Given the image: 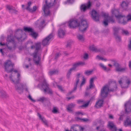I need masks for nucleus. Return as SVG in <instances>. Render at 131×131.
<instances>
[{
  "label": "nucleus",
  "mask_w": 131,
  "mask_h": 131,
  "mask_svg": "<svg viewBox=\"0 0 131 131\" xmlns=\"http://www.w3.org/2000/svg\"><path fill=\"white\" fill-rule=\"evenodd\" d=\"M20 77V74L19 73H18L17 77V79L13 80L12 79V75L10 76L9 78L12 81V82L15 84V88L17 90H21L22 91L23 90V84L22 83H19L20 81L19 77Z\"/></svg>",
  "instance_id": "0eeeda50"
},
{
  "label": "nucleus",
  "mask_w": 131,
  "mask_h": 131,
  "mask_svg": "<svg viewBox=\"0 0 131 131\" xmlns=\"http://www.w3.org/2000/svg\"><path fill=\"white\" fill-rule=\"evenodd\" d=\"M49 41V35H48L42 40V45L44 46L48 44Z\"/></svg>",
  "instance_id": "4be33fe9"
},
{
  "label": "nucleus",
  "mask_w": 131,
  "mask_h": 131,
  "mask_svg": "<svg viewBox=\"0 0 131 131\" xmlns=\"http://www.w3.org/2000/svg\"><path fill=\"white\" fill-rule=\"evenodd\" d=\"M109 117L110 118H113V116L112 115H110Z\"/></svg>",
  "instance_id": "0e129e2a"
},
{
  "label": "nucleus",
  "mask_w": 131,
  "mask_h": 131,
  "mask_svg": "<svg viewBox=\"0 0 131 131\" xmlns=\"http://www.w3.org/2000/svg\"><path fill=\"white\" fill-rule=\"evenodd\" d=\"M75 114L77 115H83V114L82 112L80 111L76 112L75 113Z\"/></svg>",
  "instance_id": "3c124183"
},
{
  "label": "nucleus",
  "mask_w": 131,
  "mask_h": 131,
  "mask_svg": "<svg viewBox=\"0 0 131 131\" xmlns=\"http://www.w3.org/2000/svg\"><path fill=\"white\" fill-rule=\"evenodd\" d=\"M58 71L57 70H54L53 71H50V74H56L58 73Z\"/></svg>",
  "instance_id": "79ce46f5"
},
{
  "label": "nucleus",
  "mask_w": 131,
  "mask_h": 131,
  "mask_svg": "<svg viewBox=\"0 0 131 131\" xmlns=\"http://www.w3.org/2000/svg\"><path fill=\"white\" fill-rule=\"evenodd\" d=\"M72 98H73L72 97H68L67 99H68V100H69Z\"/></svg>",
  "instance_id": "774afa93"
},
{
  "label": "nucleus",
  "mask_w": 131,
  "mask_h": 131,
  "mask_svg": "<svg viewBox=\"0 0 131 131\" xmlns=\"http://www.w3.org/2000/svg\"><path fill=\"white\" fill-rule=\"evenodd\" d=\"M35 48H36L35 51L32 53V55L35 63L37 65H38L39 64L41 60L40 56H37L38 51L41 49V43L40 42L37 43L35 44V46L33 45L31 46V48L32 49Z\"/></svg>",
  "instance_id": "39448f33"
},
{
  "label": "nucleus",
  "mask_w": 131,
  "mask_h": 131,
  "mask_svg": "<svg viewBox=\"0 0 131 131\" xmlns=\"http://www.w3.org/2000/svg\"><path fill=\"white\" fill-rule=\"evenodd\" d=\"M48 98L46 97H45L42 96L40 97L37 100V101L38 102H40L42 103L44 102H47L48 101Z\"/></svg>",
  "instance_id": "412c9836"
},
{
  "label": "nucleus",
  "mask_w": 131,
  "mask_h": 131,
  "mask_svg": "<svg viewBox=\"0 0 131 131\" xmlns=\"http://www.w3.org/2000/svg\"><path fill=\"white\" fill-rule=\"evenodd\" d=\"M80 75V74L79 73H78L77 74V78L76 79V84L74 89V90H75L76 89L77 85L78 84L79 81V77Z\"/></svg>",
  "instance_id": "2f4dec72"
},
{
  "label": "nucleus",
  "mask_w": 131,
  "mask_h": 131,
  "mask_svg": "<svg viewBox=\"0 0 131 131\" xmlns=\"http://www.w3.org/2000/svg\"><path fill=\"white\" fill-rule=\"evenodd\" d=\"M26 68H27L29 67V66L28 65H26L25 66Z\"/></svg>",
  "instance_id": "338daca9"
},
{
  "label": "nucleus",
  "mask_w": 131,
  "mask_h": 131,
  "mask_svg": "<svg viewBox=\"0 0 131 131\" xmlns=\"http://www.w3.org/2000/svg\"><path fill=\"white\" fill-rule=\"evenodd\" d=\"M121 6L124 9L126 10V9L128 7V4L125 1H123L121 4Z\"/></svg>",
  "instance_id": "cd10ccee"
},
{
  "label": "nucleus",
  "mask_w": 131,
  "mask_h": 131,
  "mask_svg": "<svg viewBox=\"0 0 131 131\" xmlns=\"http://www.w3.org/2000/svg\"><path fill=\"white\" fill-rule=\"evenodd\" d=\"M93 72V70H87L85 71V74L87 75H89L91 74Z\"/></svg>",
  "instance_id": "ea45409f"
},
{
  "label": "nucleus",
  "mask_w": 131,
  "mask_h": 131,
  "mask_svg": "<svg viewBox=\"0 0 131 131\" xmlns=\"http://www.w3.org/2000/svg\"><path fill=\"white\" fill-rule=\"evenodd\" d=\"M103 101L102 99L99 100L96 102L95 107L96 108H99L102 106Z\"/></svg>",
  "instance_id": "a211bd4d"
},
{
  "label": "nucleus",
  "mask_w": 131,
  "mask_h": 131,
  "mask_svg": "<svg viewBox=\"0 0 131 131\" xmlns=\"http://www.w3.org/2000/svg\"><path fill=\"white\" fill-rule=\"evenodd\" d=\"M129 66L130 69L131 70V61H129Z\"/></svg>",
  "instance_id": "052dcab7"
},
{
  "label": "nucleus",
  "mask_w": 131,
  "mask_h": 131,
  "mask_svg": "<svg viewBox=\"0 0 131 131\" xmlns=\"http://www.w3.org/2000/svg\"><path fill=\"white\" fill-rule=\"evenodd\" d=\"M31 2L30 1H29L28 2V6H27L26 8V9L28 10V7L29 8V9L30 8V6L31 5Z\"/></svg>",
  "instance_id": "de8ad7c7"
},
{
  "label": "nucleus",
  "mask_w": 131,
  "mask_h": 131,
  "mask_svg": "<svg viewBox=\"0 0 131 131\" xmlns=\"http://www.w3.org/2000/svg\"><path fill=\"white\" fill-rule=\"evenodd\" d=\"M53 33L51 34H50V39H51L53 38Z\"/></svg>",
  "instance_id": "13d9d810"
},
{
  "label": "nucleus",
  "mask_w": 131,
  "mask_h": 131,
  "mask_svg": "<svg viewBox=\"0 0 131 131\" xmlns=\"http://www.w3.org/2000/svg\"><path fill=\"white\" fill-rule=\"evenodd\" d=\"M46 4L44 5L43 6V10L44 13V15L47 16L49 14V5L47 4V1H45Z\"/></svg>",
  "instance_id": "ddd939ff"
},
{
  "label": "nucleus",
  "mask_w": 131,
  "mask_h": 131,
  "mask_svg": "<svg viewBox=\"0 0 131 131\" xmlns=\"http://www.w3.org/2000/svg\"><path fill=\"white\" fill-rule=\"evenodd\" d=\"M40 82L38 84V86L40 88L41 90L45 94L49 93V85L46 82L45 80L42 76H41L38 80H36Z\"/></svg>",
  "instance_id": "423d86ee"
},
{
  "label": "nucleus",
  "mask_w": 131,
  "mask_h": 131,
  "mask_svg": "<svg viewBox=\"0 0 131 131\" xmlns=\"http://www.w3.org/2000/svg\"><path fill=\"white\" fill-rule=\"evenodd\" d=\"M38 22L36 24L37 26L39 28H42L44 26V24L45 23V20H43L42 21H41L40 19L38 20L37 21Z\"/></svg>",
  "instance_id": "aec40b11"
},
{
  "label": "nucleus",
  "mask_w": 131,
  "mask_h": 131,
  "mask_svg": "<svg viewBox=\"0 0 131 131\" xmlns=\"http://www.w3.org/2000/svg\"><path fill=\"white\" fill-rule=\"evenodd\" d=\"M60 55V54L59 53H58L56 54L55 57V58L56 59Z\"/></svg>",
  "instance_id": "4d7b16f0"
},
{
  "label": "nucleus",
  "mask_w": 131,
  "mask_h": 131,
  "mask_svg": "<svg viewBox=\"0 0 131 131\" xmlns=\"http://www.w3.org/2000/svg\"><path fill=\"white\" fill-rule=\"evenodd\" d=\"M56 1V0H50V7L55 4Z\"/></svg>",
  "instance_id": "c9c22d12"
},
{
  "label": "nucleus",
  "mask_w": 131,
  "mask_h": 131,
  "mask_svg": "<svg viewBox=\"0 0 131 131\" xmlns=\"http://www.w3.org/2000/svg\"><path fill=\"white\" fill-rule=\"evenodd\" d=\"M69 26L70 28H74L79 26L80 30L83 32L88 27V24L86 21L85 19H83L81 20V23L80 25L77 22V20L72 19L68 22Z\"/></svg>",
  "instance_id": "f03ea898"
},
{
  "label": "nucleus",
  "mask_w": 131,
  "mask_h": 131,
  "mask_svg": "<svg viewBox=\"0 0 131 131\" xmlns=\"http://www.w3.org/2000/svg\"><path fill=\"white\" fill-rule=\"evenodd\" d=\"M74 1V0H68V1L70 3H72Z\"/></svg>",
  "instance_id": "e2e57ef3"
},
{
  "label": "nucleus",
  "mask_w": 131,
  "mask_h": 131,
  "mask_svg": "<svg viewBox=\"0 0 131 131\" xmlns=\"http://www.w3.org/2000/svg\"><path fill=\"white\" fill-rule=\"evenodd\" d=\"M16 38L17 39V40L19 41H20L21 40V37L20 38L17 37Z\"/></svg>",
  "instance_id": "680f3d73"
},
{
  "label": "nucleus",
  "mask_w": 131,
  "mask_h": 131,
  "mask_svg": "<svg viewBox=\"0 0 131 131\" xmlns=\"http://www.w3.org/2000/svg\"><path fill=\"white\" fill-rule=\"evenodd\" d=\"M125 79V82L122 83V80H120L119 81V83L121 85L122 87L124 88H127L128 87L129 85L130 84L131 82L129 79L127 78L126 77L124 78Z\"/></svg>",
  "instance_id": "9d476101"
},
{
  "label": "nucleus",
  "mask_w": 131,
  "mask_h": 131,
  "mask_svg": "<svg viewBox=\"0 0 131 131\" xmlns=\"http://www.w3.org/2000/svg\"><path fill=\"white\" fill-rule=\"evenodd\" d=\"M0 97L3 98H7L8 97V95L4 91H0Z\"/></svg>",
  "instance_id": "5701e85b"
},
{
  "label": "nucleus",
  "mask_w": 131,
  "mask_h": 131,
  "mask_svg": "<svg viewBox=\"0 0 131 131\" xmlns=\"http://www.w3.org/2000/svg\"><path fill=\"white\" fill-rule=\"evenodd\" d=\"M90 49L93 51L95 52H97L99 51V50L97 49V48L93 45L90 46L89 47Z\"/></svg>",
  "instance_id": "c85d7f7f"
},
{
  "label": "nucleus",
  "mask_w": 131,
  "mask_h": 131,
  "mask_svg": "<svg viewBox=\"0 0 131 131\" xmlns=\"http://www.w3.org/2000/svg\"><path fill=\"white\" fill-rule=\"evenodd\" d=\"M28 99L30 100H31L33 102H35L36 101L35 100H34L33 99H32L31 95H29L28 96Z\"/></svg>",
  "instance_id": "8fccbe9b"
},
{
  "label": "nucleus",
  "mask_w": 131,
  "mask_h": 131,
  "mask_svg": "<svg viewBox=\"0 0 131 131\" xmlns=\"http://www.w3.org/2000/svg\"><path fill=\"white\" fill-rule=\"evenodd\" d=\"M65 34V31L61 29H60L58 31V36L60 38H62Z\"/></svg>",
  "instance_id": "393cba45"
},
{
  "label": "nucleus",
  "mask_w": 131,
  "mask_h": 131,
  "mask_svg": "<svg viewBox=\"0 0 131 131\" xmlns=\"http://www.w3.org/2000/svg\"><path fill=\"white\" fill-rule=\"evenodd\" d=\"M91 100V99L89 101H88L87 102L84 104L83 105H82L81 106V107H86L88 106L89 103H90V101Z\"/></svg>",
  "instance_id": "58836bf2"
},
{
  "label": "nucleus",
  "mask_w": 131,
  "mask_h": 131,
  "mask_svg": "<svg viewBox=\"0 0 131 131\" xmlns=\"http://www.w3.org/2000/svg\"><path fill=\"white\" fill-rule=\"evenodd\" d=\"M99 66L104 70L106 71H109L110 69L109 68H107L106 67L104 66V65L102 63H100Z\"/></svg>",
  "instance_id": "72a5a7b5"
},
{
  "label": "nucleus",
  "mask_w": 131,
  "mask_h": 131,
  "mask_svg": "<svg viewBox=\"0 0 131 131\" xmlns=\"http://www.w3.org/2000/svg\"><path fill=\"white\" fill-rule=\"evenodd\" d=\"M91 16L93 19L96 21H99V16L96 11L92 10L91 12Z\"/></svg>",
  "instance_id": "4468645a"
},
{
  "label": "nucleus",
  "mask_w": 131,
  "mask_h": 131,
  "mask_svg": "<svg viewBox=\"0 0 131 131\" xmlns=\"http://www.w3.org/2000/svg\"><path fill=\"white\" fill-rule=\"evenodd\" d=\"M84 64V63L81 62H79L74 64H73L72 68L70 69L67 73V77H69L71 72H72L73 70H75L76 67L80 65H83Z\"/></svg>",
  "instance_id": "9b49d317"
},
{
  "label": "nucleus",
  "mask_w": 131,
  "mask_h": 131,
  "mask_svg": "<svg viewBox=\"0 0 131 131\" xmlns=\"http://www.w3.org/2000/svg\"><path fill=\"white\" fill-rule=\"evenodd\" d=\"M122 33L123 34H124L126 35H127L129 34V32L128 31L125 30H123Z\"/></svg>",
  "instance_id": "a18cd8bd"
},
{
  "label": "nucleus",
  "mask_w": 131,
  "mask_h": 131,
  "mask_svg": "<svg viewBox=\"0 0 131 131\" xmlns=\"http://www.w3.org/2000/svg\"><path fill=\"white\" fill-rule=\"evenodd\" d=\"M0 51L1 52V53H2V55H4V53L3 52V49H0Z\"/></svg>",
  "instance_id": "bf43d9fd"
},
{
  "label": "nucleus",
  "mask_w": 131,
  "mask_h": 131,
  "mask_svg": "<svg viewBox=\"0 0 131 131\" xmlns=\"http://www.w3.org/2000/svg\"><path fill=\"white\" fill-rule=\"evenodd\" d=\"M115 38L116 39V40L117 41H119L121 40V38L120 37L118 36L115 35Z\"/></svg>",
  "instance_id": "09e8293b"
},
{
  "label": "nucleus",
  "mask_w": 131,
  "mask_h": 131,
  "mask_svg": "<svg viewBox=\"0 0 131 131\" xmlns=\"http://www.w3.org/2000/svg\"><path fill=\"white\" fill-rule=\"evenodd\" d=\"M77 118L80 119L81 121L84 122H86L88 121V119L86 118L81 119L79 118Z\"/></svg>",
  "instance_id": "603ef678"
},
{
  "label": "nucleus",
  "mask_w": 131,
  "mask_h": 131,
  "mask_svg": "<svg viewBox=\"0 0 131 131\" xmlns=\"http://www.w3.org/2000/svg\"><path fill=\"white\" fill-rule=\"evenodd\" d=\"M14 64L12 63L11 61L9 60H7L4 63L5 70L7 72H11L14 71L15 73H17V70H14L13 67Z\"/></svg>",
  "instance_id": "6e6552de"
},
{
  "label": "nucleus",
  "mask_w": 131,
  "mask_h": 131,
  "mask_svg": "<svg viewBox=\"0 0 131 131\" xmlns=\"http://www.w3.org/2000/svg\"><path fill=\"white\" fill-rule=\"evenodd\" d=\"M124 106L126 113H127L131 112V101H129L126 103Z\"/></svg>",
  "instance_id": "f8f14e48"
},
{
  "label": "nucleus",
  "mask_w": 131,
  "mask_h": 131,
  "mask_svg": "<svg viewBox=\"0 0 131 131\" xmlns=\"http://www.w3.org/2000/svg\"><path fill=\"white\" fill-rule=\"evenodd\" d=\"M77 37L79 40L81 41H83L84 40V38L81 35H79L77 36Z\"/></svg>",
  "instance_id": "e433bc0d"
},
{
  "label": "nucleus",
  "mask_w": 131,
  "mask_h": 131,
  "mask_svg": "<svg viewBox=\"0 0 131 131\" xmlns=\"http://www.w3.org/2000/svg\"><path fill=\"white\" fill-rule=\"evenodd\" d=\"M96 59L99 60H101L102 61H106V59H104L102 57H101L99 56H97L96 57Z\"/></svg>",
  "instance_id": "4c0bfd02"
},
{
  "label": "nucleus",
  "mask_w": 131,
  "mask_h": 131,
  "mask_svg": "<svg viewBox=\"0 0 131 131\" xmlns=\"http://www.w3.org/2000/svg\"><path fill=\"white\" fill-rule=\"evenodd\" d=\"M91 3L90 1H89L86 5L85 4H82L81 5V9L84 11L86 9L89 8L91 6Z\"/></svg>",
  "instance_id": "f3484780"
},
{
  "label": "nucleus",
  "mask_w": 131,
  "mask_h": 131,
  "mask_svg": "<svg viewBox=\"0 0 131 131\" xmlns=\"http://www.w3.org/2000/svg\"><path fill=\"white\" fill-rule=\"evenodd\" d=\"M7 8L9 10H13L12 7L10 5H7L6 6Z\"/></svg>",
  "instance_id": "37998d69"
},
{
  "label": "nucleus",
  "mask_w": 131,
  "mask_h": 131,
  "mask_svg": "<svg viewBox=\"0 0 131 131\" xmlns=\"http://www.w3.org/2000/svg\"><path fill=\"white\" fill-rule=\"evenodd\" d=\"M37 115L39 117L40 119L43 122L45 125L47 127H48V125L47 124V121L44 117L42 116L39 113H37Z\"/></svg>",
  "instance_id": "6ab92c4d"
},
{
  "label": "nucleus",
  "mask_w": 131,
  "mask_h": 131,
  "mask_svg": "<svg viewBox=\"0 0 131 131\" xmlns=\"http://www.w3.org/2000/svg\"><path fill=\"white\" fill-rule=\"evenodd\" d=\"M119 120H122V119H123V118H122V116H120L119 118Z\"/></svg>",
  "instance_id": "69168bd1"
},
{
  "label": "nucleus",
  "mask_w": 131,
  "mask_h": 131,
  "mask_svg": "<svg viewBox=\"0 0 131 131\" xmlns=\"http://www.w3.org/2000/svg\"><path fill=\"white\" fill-rule=\"evenodd\" d=\"M37 9V7L36 6H34L33 7L32 9L31 8L29 9V7H28V11H29L30 12L33 13L35 11H36Z\"/></svg>",
  "instance_id": "473e14b6"
},
{
  "label": "nucleus",
  "mask_w": 131,
  "mask_h": 131,
  "mask_svg": "<svg viewBox=\"0 0 131 131\" xmlns=\"http://www.w3.org/2000/svg\"><path fill=\"white\" fill-rule=\"evenodd\" d=\"M75 104L72 103L69 104L67 106V109L69 112H71L72 111V109L75 106Z\"/></svg>",
  "instance_id": "a878e982"
},
{
  "label": "nucleus",
  "mask_w": 131,
  "mask_h": 131,
  "mask_svg": "<svg viewBox=\"0 0 131 131\" xmlns=\"http://www.w3.org/2000/svg\"><path fill=\"white\" fill-rule=\"evenodd\" d=\"M102 16L104 18L103 23L105 26L108 25V23H113L114 22V20L112 18V17L109 16L107 14L103 13L102 15Z\"/></svg>",
  "instance_id": "1a4fd4ad"
},
{
  "label": "nucleus",
  "mask_w": 131,
  "mask_h": 131,
  "mask_svg": "<svg viewBox=\"0 0 131 131\" xmlns=\"http://www.w3.org/2000/svg\"><path fill=\"white\" fill-rule=\"evenodd\" d=\"M112 14L115 15L116 17L118 19L119 23L125 25L129 20H131V15H128L127 16V19L124 15H122L119 14L118 10L114 9L112 10Z\"/></svg>",
  "instance_id": "20e7f679"
},
{
  "label": "nucleus",
  "mask_w": 131,
  "mask_h": 131,
  "mask_svg": "<svg viewBox=\"0 0 131 131\" xmlns=\"http://www.w3.org/2000/svg\"><path fill=\"white\" fill-rule=\"evenodd\" d=\"M95 79V78L93 77L90 79V81L89 88H92L94 87V84L93 81Z\"/></svg>",
  "instance_id": "bb28decb"
},
{
  "label": "nucleus",
  "mask_w": 131,
  "mask_h": 131,
  "mask_svg": "<svg viewBox=\"0 0 131 131\" xmlns=\"http://www.w3.org/2000/svg\"><path fill=\"white\" fill-rule=\"evenodd\" d=\"M52 112L54 114L59 113L58 108L55 106L53 107V109L52 110Z\"/></svg>",
  "instance_id": "c756f323"
},
{
  "label": "nucleus",
  "mask_w": 131,
  "mask_h": 131,
  "mask_svg": "<svg viewBox=\"0 0 131 131\" xmlns=\"http://www.w3.org/2000/svg\"><path fill=\"white\" fill-rule=\"evenodd\" d=\"M128 48L130 50H131V39L129 42V43L128 45Z\"/></svg>",
  "instance_id": "5fc2aeb1"
},
{
  "label": "nucleus",
  "mask_w": 131,
  "mask_h": 131,
  "mask_svg": "<svg viewBox=\"0 0 131 131\" xmlns=\"http://www.w3.org/2000/svg\"><path fill=\"white\" fill-rule=\"evenodd\" d=\"M86 81V79L84 77H83L82 80L80 84V86L81 87L85 83Z\"/></svg>",
  "instance_id": "a19ab883"
},
{
  "label": "nucleus",
  "mask_w": 131,
  "mask_h": 131,
  "mask_svg": "<svg viewBox=\"0 0 131 131\" xmlns=\"http://www.w3.org/2000/svg\"><path fill=\"white\" fill-rule=\"evenodd\" d=\"M24 30L25 32H32L33 30L32 28L27 27H24Z\"/></svg>",
  "instance_id": "7c9ffc66"
},
{
  "label": "nucleus",
  "mask_w": 131,
  "mask_h": 131,
  "mask_svg": "<svg viewBox=\"0 0 131 131\" xmlns=\"http://www.w3.org/2000/svg\"><path fill=\"white\" fill-rule=\"evenodd\" d=\"M57 87L61 91H63V89L61 86L59 85H58Z\"/></svg>",
  "instance_id": "6e6d98bb"
},
{
  "label": "nucleus",
  "mask_w": 131,
  "mask_h": 131,
  "mask_svg": "<svg viewBox=\"0 0 131 131\" xmlns=\"http://www.w3.org/2000/svg\"><path fill=\"white\" fill-rule=\"evenodd\" d=\"M88 58V54L87 53H85L84 56L83 58L85 59H87Z\"/></svg>",
  "instance_id": "864d4df0"
},
{
  "label": "nucleus",
  "mask_w": 131,
  "mask_h": 131,
  "mask_svg": "<svg viewBox=\"0 0 131 131\" xmlns=\"http://www.w3.org/2000/svg\"><path fill=\"white\" fill-rule=\"evenodd\" d=\"M117 88L115 82L113 80H110L107 84L105 85L101 90V95L103 97H106L108 92L113 91L116 90Z\"/></svg>",
  "instance_id": "f257e3e1"
},
{
  "label": "nucleus",
  "mask_w": 131,
  "mask_h": 131,
  "mask_svg": "<svg viewBox=\"0 0 131 131\" xmlns=\"http://www.w3.org/2000/svg\"><path fill=\"white\" fill-rule=\"evenodd\" d=\"M30 35L35 38H36L37 36V34L34 32L33 30L32 32H31Z\"/></svg>",
  "instance_id": "f704fd0d"
},
{
  "label": "nucleus",
  "mask_w": 131,
  "mask_h": 131,
  "mask_svg": "<svg viewBox=\"0 0 131 131\" xmlns=\"http://www.w3.org/2000/svg\"><path fill=\"white\" fill-rule=\"evenodd\" d=\"M124 125L126 126H131V119L130 118H127L124 122Z\"/></svg>",
  "instance_id": "b1692460"
},
{
  "label": "nucleus",
  "mask_w": 131,
  "mask_h": 131,
  "mask_svg": "<svg viewBox=\"0 0 131 131\" xmlns=\"http://www.w3.org/2000/svg\"><path fill=\"white\" fill-rule=\"evenodd\" d=\"M15 37H13L12 35L10 34L7 36L6 39L7 42L6 43H2L0 42L1 46L6 45L7 49L10 51H12L15 50L16 47V43L15 40Z\"/></svg>",
  "instance_id": "7ed1b4c3"
},
{
  "label": "nucleus",
  "mask_w": 131,
  "mask_h": 131,
  "mask_svg": "<svg viewBox=\"0 0 131 131\" xmlns=\"http://www.w3.org/2000/svg\"><path fill=\"white\" fill-rule=\"evenodd\" d=\"M114 65L116 67V71H117L124 72L125 71L126 69L125 68H122L120 67L119 64L116 63H115Z\"/></svg>",
  "instance_id": "2eb2a0df"
},
{
  "label": "nucleus",
  "mask_w": 131,
  "mask_h": 131,
  "mask_svg": "<svg viewBox=\"0 0 131 131\" xmlns=\"http://www.w3.org/2000/svg\"><path fill=\"white\" fill-rule=\"evenodd\" d=\"M108 126L111 131H116L117 128L112 122H109Z\"/></svg>",
  "instance_id": "dca6fc26"
},
{
  "label": "nucleus",
  "mask_w": 131,
  "mask_h": 131,
  "mask_svg": "<svg viewBox=\"0 0 131 131\" xmlns=\"http://www.w3.org/2000/svg\"><path fill=\"white\" fill-rule=\"evenodd\" d=\"M119 28L118 27H114L113 28V30L114 31V34L115 35V33H116V32H117V31L119 30Z\"/></svg>",
  "instance_id": "c03bdc74"
},
{
  "label": "nucleus",
  "mask_w": 131,
  "mask_h": 131,
  "mask_svg": "<svg viewBox=\"0 0 131 131\" xmlns=\"http://www.w3.org/2000/svg\"><path fill=\"white\" fill-rule=\"evenodd\" d=\"M78 103L79 104H81L84 103V102L82 100H80L78 101Z\"/></svg>",
  "instance_id": "49530a36"
}]
</instances>
